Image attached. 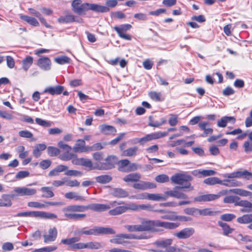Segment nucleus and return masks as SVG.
<instances>
[{
  "label": "nucleus",
  "mask_w": 252,
  "mask_h": 252,
  "mask_svg": "<svg viewBox=\"0 0 252 252\" xmlns=\"http://www.w3.org/2000/svg\"><path fill=\"white\" fill-rule=\"evenodd\" d=\"M110 194L116 198H125L128 196V192L120 188H113L110 190Z\"/></svg>",
  "instance_id": "obj_18"
},
{
  "label": "nucleus",
  "mask_w": 252,
  "mask_h": 252,
  "mask_svg": "<svg viewBox=\"0 0 252 252\" xmlns=\"http://www.w3.org/2000/svg\"><path fill=\"white\" fill-rule=\"evenodd\" d=\"M75 156V154L70 153L69 152H65L64 153L60 155V158L64 161L71 160Z\"/></svg>",
  "instance_id": "obj_51"
},
{
  "label": "nucleus",
  "mask_w": 252,
  "mask_h": 252,
  "mask_svg": "<svg viewBox=\"0 0 252 252\" xmlns=\"http://www.w3.org/2000/svg\"><path fill=\"white\" fill-rule=\"evenodd\" d=\"M103 247V246L98 242H91L86 243V248L91 249H99Z\"/></svg>",
  "instance_id": "obj_50"
},
{
  "label": "nucleus",
  "mask_w": 252,
  "mask_h": 252,
  "mask_svg": "<svg viewBox=\"0 0 252 252\" xmlns=\"http://www.w3.org/2000/svg\"><path fill=\"white\" fill-rule=\"evenodd\" d=\"M80 238L77 237H74L67 239H62L61 242L65 245L70 246V249H72V246L75 243L80 240Z\"/></svg>",
  "instance_id": "obj_37"
},
{
  "label": "nucleus",
  "mask_w": 252,
  "mask_h": 252,
  "mask_svg": "<svg viewBox=\"0 0 252 252\" xmlns=\"http://www.w3.org/2000/svg\"><path fill=\"white\" fill-rule=\"evenodd\" d=\"M170 180L174 184L180 186H175L173 190L165 191L164 193V196H166V199L168 197L178 199H187L188 196L179 190L187 189L188 191H192L194 189V187L190 183L192 181L193 178L189 174L185 173H176L171 176Z\"/></svg>",
  "instance_id": "obj_1"
},
{
  "label": "nucleus",
  "mask_w": 252,
  "mask_h": 252,
  "mask_svg": "<svg viewBox=\"0 0 252 252\" xmlns=\"http://www.w3.org/2000/svg\"><path fill=\"white\" fill-rule=\"evenodd\" d=\"M131 27L132 26L131 25L126 24L121 25L119 27L115 26L113 29L117 32L118 34L121 38L127 40H131V36L128 34H125V32L130 30Z\"/></svg>",
  "instance_id": "obj_10"
},
{
  "label": "nucleus",
  "mask_w": 252,
  "mask_h": 252,
  "mask_svg": "<svg viewBox=\"0 0 252 252\" xmlns=\"http://www.w3.org/2000/svg\"><path fill=\"white\" fill-rule=\"evenodd\" d=\"M19 135L20 137L27 138H31L33 136L32 133L27 130L20 131Z\"/></svg>",
  "instance_id": "obj_62"
},
{
  "label": "nucleus",
  "mask_w": 252,
  "mask_h": 252,
  "mask_svg": "<svg viewBox=\"0 0 252 252\" xmlns=\"http://www.w3.org/2000/svg\"><path fill=\"white\" fill-rule=\"evenodd\" d=\"M35 121L38 125L45 127H50L52 126V122L44 120L41 118H36Z\"/></svg>",
  "instance_id": "obj_49"
},
{
  "label": "nucleus",
  "mask_w": 252,
  "mask_h": 252,
  "mask_svg": "<svg viewBox=\"0 0 252 252\" xmlns=\"http://www.w3.org/2000/svg\"><path fill=\"white\" fill-rule=\"evenodd\" d=\"M241 178L246 180H252V172L247 170L242 171Z\"/></svg>",
  "instance_id": "obj_57"
},
{
  "label": "nucleus",
  "mask_w": 252,
  "mask_h": 252,
  "mask_svg": "<svg viewBox=\"0 0 252 252\" xmlns=\"http://www.w3.org/2000/svg\"><path fill=\"white\" fill-rule=\"evenodd\" d=\"M55 62L60 64H64L69 63L70 58L65 56L57 57L54 59Z\"/></svg>",
  "instance_id": "obj_47"
},
{
  "label": "nucleus",
  "mask_w": 252,
  "mask_h": 252,
  "mask_svg": "<svg viewBox=\"0 0 252 252\" xmlns=\"http://www.w3.org/2000/svg\"><path fill=\"white\" fill-rule=\"evenodd\" d=\"M15 195L11 194H3L0 198V207H10L12 205V202L10 198H13Z\"/></svg>",
  "instance_id": "obj_25"
},
{
  "label": "nucleus",
  "mask_w": 252,
  "mask_h": 252,
  "mask_svg": "<svg viewBox=\"0 0 252 252\" xmlns=\"http://www.w3.org/2000/svg\"><path fill=\"white\" fill-rule=\"evenodd\" d=\"M169 119V124L171 126H175L178 123V116L175 114H171Z\"/></svg>",
  "instance_id": "obj_61"
},
{
  "label": "nucleus",
  "mask_w": 252,
  "mask_h": 252,
  "mask_svg": "<svg viewBox=\"0 0 252 252\" xmlns=\"http://www.w3.org/2000/svg\"><path fill=\"white\" fill-rule=\"evenodd\" d=\"M149 238L150 236L145 234H141L138 235L133 234L122 233L118 234L115 238L111 239L110 242L115 244L125 245L126 243L125 239L144 240Z\"/></svg>",
  "instance_id": "obj_5"
},
{
  "label": "nucleus",
  "mask_w": 252,
  "mask_h": 252,
  "mask_svg": "<svg viewBox=\"0 0 252 252\" xmlns=\"http://www.w3.org/2000/svg\"><path fill=\"white\" fill-rule=\"evenodd\" d=\"M112 179V178L108 175H102L95 177L96 182L105 184L109 183Z\"/></svg>",
  "instance_id": "obj_35"
},
{
  "label": "nucleus",
  "mask_w": 252,
  "mask_h": 252,
  "mask_svg": "<svg viewBox=\"0 0 252 252\" xmlns=\"http://www.w3.org/2000/svg\"><path fill=\"white\" fill-rule=\"evenodd\" d=\"M64 90V87L58 85L55 87H48L44 91L45 93H49L51 95L60 94Z\"/></svg>",
  "instance_id": "obj_23"
},
{
  "label": "nucleus",
  "mask_w": 252,
  "mask_h": 252,
  "mask_svg": "<svg viewBox=\"0 0 252 252\" xmlns=\"http://www.w3.org/2000/svg\"><path fill=\"white\" fill-rule=\"evenodd\" d=\"M106 7H107L109 9V8H114L118 4L117 0H106L105 1Z\"/></svg>",
  "instance_id": "obj_63"
},
{
  "label": "nucleus",
  "mask_w": 252,
  "mask_h": 252,
  "mask_svg": "<svg viewBox=\"0 0 252 252\" xmlns=\"http://www.w3.org/2000/svg\"><path fill=\"white\" fill-rule=\"evenodd\" d=\"M37 65L42 69L47 71L51 69V62L48 57H42L39 58L37 63Z\"/></svg>",
  "instance_id": "obj_19"
},
{
  "label": "nucleus",
  "mask_w": 252,
  "mask_h": 252,
  "mask_svg": "<svg viewBox=\"0 0 252 252\" xmlns=\"http://www.w3.org/2000/svg\"><path fill=\"white\" fill-rule=\"evenodd\" d=\"M148 193L144 192L135 195H131L129 197L130 199H148Z\"/></svg>",
  "instance_id": "obj_60"
},
{
  "label": "nucleus",
  "mask_w": 252,
  "mask_h": 252,
  "mask_svg": "<svg viewBox=\"0 0 252 252\" xmlns=\"http://www.w3.org/2000/svg\"><path fill=\"white\" fill-rule=\"evenodd\" d=\"M20 18L33 26L38 27L39 26V23L37 20L33 17L22 15L20 16Z\"/></svg>",
  "instance_id": "obj_31"
},
{
  "label": "nucleus",
  "mask_w": 252,
  "mask_h": 252,
  "mask_svg": "<svg viewBox=\"0 0 252 252\" xmlns=\"http://www.w3.org/2000/svg\"><path fill=\"white\" fill-rule=\"evenodd\" d=\"M131 204H127L125 206H120L109 210V214L112 216L120 215L126 212L127 210H131Z\"/></svg>",
  "instance_id": "obj_16"
},
{
  "label": "nucleus",
  "mask_w": 252,
  "mask_h": 252,
  "mask_svg": "<svg viewBox=\"0 0 252 252\" xmlns=\"http://www.w3.org/2000/svg\"><path fill=\"white\" fill-rule=\"evenodd\" d=\"M237 221L239 223L247 224L252 222V214L244 215L242 217H238Z\"/></svg>",
  "instance_id": "obj_34"
},
{
  "label": "nucleus",
  "mask_w": 252,
  "mask_h": 252,
  "mask_svg": "<svg viewBox=\"0 0 252 252\" xmlns=\"http://www.w3.org/2000/svg\"><path fill=\"white\" fill-rule=\"evenodd\" d=\"M40 190L42 192L41 196L44 198H51L54 196V193L50 187H42Z\"/></svg>",
  "instance_id": "obj_32"
},
{
  "label": "nucleus",
  "mask_w": 252,
  "mask_h": 252,
  "mask_svg": "<svg viewBox=\"0 0 252 252\" xmlns=\"http://www.w3.org/2000/svg\"><path fill=\"white\" fill-rule=\"evenodd\" d=\"M236 122V119L232 116H224L217 123V126L220 127H224L227 123L234 124Z\"/></svg>",
  "instance_id": "obj_24"
},
{
  "label": "nucleus",
  "mask_w": 252,
  "mask_h": 252,
  "mask_svg": "<svg viewBox=\"0 0 252 252\" xmlns=\"http://www.w3.org/2000/svg\"><path fill=\"white\" fill-rule=\"evenodd\" d=\"M176 216L175 212H170L167 214L162 216L161 218L164 220L176 221Z\"/></svg>",
  "instance_id": "obj_56"
},
{
  "label": "nucleus",
  "mask_w": 252,
  "mask_h": 252,
  "mask_svg": "<svg viewBox=\"0 0 252 252\" xmlns=\"http://www.w3.org/2000/svg\"><path fill=\"white\" fill-rule=\"evenodd\" d=\"M141 179V175L138 173H130L125 176L123 180L126 183L137 182Z\"/></svg>",
  "instance_id": "obj_26"
},
{
  "label": "nucleus",
  "mask_w": 252,
  "mask_h": 252,
  "mask_svg": "<svg viewBox=\"0 0 252 252\" xmlns=\"http://www.w3.org/2000/svg\"><path fill=\"white\" fill-rule=\"evenodd\" d=\"M238 206L243 207L240 210L241 213H252V203L246 200H239L236 203Z\"/></svg>",
  "instance_id": "obj_20"
},
{
  "label": "nucleus",
  "mask_w": 252,
  "mask_h": 252,
  "mask_svg": "<svg viewBox=\"0 0 252 252\" xmlns=\"http://www.w3.org/2000/svg\"><path fill=\"white\" fill-rule=\"evenodd\" d=\"M85 206V205H72L67 206L63 209L64 216L69 220H81L86 217L85 214H77L76 212H83L79 211L77 207Z\"/></svg>",
  "instance_id": "obj_4"
},
{
  "label": "nucleus",
  "mask_w": 252,
  "mask_h": 252,
  "mask_svg": "<svg viewBox=\"0 0 252 252\" xmlns=\"http://www.w3.org/2000/svg\"><path fill=\"white\" fill-rule=\"evenodd\" d=\"M65 175L69 176H80L83 175V173L80 171L76 170H69L65 173Z\"/></svg>",
  "instance_id": "obj_58"
},
{
  "label": "nucleus",
  "mask_w": 252,
  "mask_h": 252,
  "mask_svg": "<svg viewBox=\"0 0 252 252\" xmlns=\"http://www.w3.org/2000/svg\"><path fill=\"white\" fill-rule=\"evenodd\" d=\"M37 218L54 220L57 218V216L52 213L38 211Z\"/></svg>",
  "instance_id": "obj_28"
},
{
  "label": "nucleus",
  "mask_w": 252,
  "mask_h": 252,
  "mask_svg": "<svg viewBox=\"0 0 252 252\" xmlns=\"http://www.w3.org/2000/svg\"><path fill=\"white\" fill-rule=\"evenodd\" d=\"M123 201L117 202L115 201H112L110 203V205L94 203L85 206L77 207L79 211H86L88 209L92 210L96 212H102L109 209L111 207H114L117 205H121L124 204Z\"/></svg>",
  "instance_id": "obj_6"
},
{
  "label": "nucleus",
  "mask_w": 252,
  "mask_h": 252,
  "mask_svg": "<svg viewBox=\"0 0 252 252\" xmlns=\"http://www.w3.org/2000/svg\"><path fill=\"white\" fill-rule=\"evenodd\" d=\"M173 241V239L171 238L161 239L156 240L154 244L157 247L168 249Z\"/></svg>",
  "instance_id": "obj_22"
},
{
  "label": "nucleus",
  "mask_w": 252,
  "mask_h": 252,
  "mask_svg": "<svg viewBox=\"0 0 252 252\" xmlns=\"http://www.w3.org/2000/svg\"><path fill=\"white\" fill-rule=\"evenodd\" d=\"M155 180L158 183H164L169 182V178L167 175L163 174L157 176Z\"/></svg>",
  "instance_id": "obj_48"
},
{
  "label": "nucleus",
  "mask_w": 252,
  "mask_h": 252,
  "mask_svg": "<svg viewBox=\"0 0 252 252\" xmlns=\"http://www.w3.org/2000/svg\"><path fill=\"white\" fill-rule=\"evenodd\" d=\"M148 199L153 201L166 200V196L158 193H148Z\"/></svg>",
  "instance_id": "obj_40"
},
{
  "label": "nucleus",
  "mask_w": 252,
  "mask_h": 252,
  "mask_svg": "<svg viewBox=\"0 0 252 252\" xmlns=\"http://www.w3.org/2000/svg\"><path fill=\"white\" fill-rule=\"evenodd\" d=\"M47 152L50 156L54 157L60 154V150L57 148L50 146L47 149Z\"/></svg>",
  "instance_id": "obj_55"
},
{
  "label": "nucleus",
  "mask_w": 252,
  "mask_h": 252,
  "mask_svg": "<svg viewBox=\"0 0 252 252\" xmlns=\"http://www.w3.org/2000/svg\"><path fill=\"white\" fill-rule=\"evenodd\" d=\"M72 163L74 165H82L89 168V170L95 169V167L93 165L92 161L90 159L85 158H77V155L73 158Z\"/></svg>",
  "instance_id": "obj_11"
},
{
  "label": "nucleus",
  "mask_w": 252,
  "mask_h": 252,
  "mask_svg": "<svg viewBox=\"0 0 252 252\" xmlns=\"http://www.w3.org/2000/svg\"><path fill=\"white\" fill-rule=\"evenodd\" d=\"M138 151V147L134 146L130 147L123 152L122 156L126 157L134 156L136 155Z\"/></svg>",
  "instance_id": "obj_38"
},
{
  "label": "nucleus",
  "mask_w": 252,
  "mask_h": 252,
  "mask_svg": "<svg viewBox=\"0 0 252 252\" xmlns=\"http://www.w3.org/2000/svg\"><path fill=\"white\" fill-rule=\"evenodd\" d=\"M58 21L60 23H68L73 22L81 23L82 22V19L77 17L76 16L70 13H67L64 16H60L58 18Z\"/></svg>",
  "instance_id": "obj_14"
},
{
  "label": "nucleus",
  "mask_w": 252,
  "mask_h": 252,
  "mask_svg": "<svg viewBox=\"0 0 252 252\" xmlns=\"http://www.w3.org/2000/svg\"><path fill=\"white\" fill-rule=\"evenodd\" d=\"M198 213L201 216H215L217 214V212L213 211L211 208H205L203 209H198Z\"/></svg>",
  "instance_id": "obj_43"
},
{
  "label": "nucleus",
  "mask_w": 252,
  "mask_h": 252,
  "mask_svg": "<svg viewBox=\"0 0 252 252\" xmlns=\"http://www.w3.org/2000/svg\"><path fill=\"white\" fill-rule=\"evenodd\" d=\"M116 157L114 156H109L105 159V162H101L95 167V169L107 170L115 167Z\"/></svg>",
  "instance_id": "obj_9"
},
{
  "label": "nucleus",
  "mask_w": 252,
  "mask_h": 252,
  "mask_svg": "<svg viewBox=\"0 0 252 252\" xmlns=\"http://www.w3.org/2000/svg\"><path fill=\"white\" fill-rule=\"evenodd\" d=\"M99 128L100 131L104 134H114L116 132V128L113 126L101 125Z\"/></svg>",
  "instance_id": "obj_27"
},
{
  "label": "nucleus",
  "mask_w": 252,
  "mask_h": 252,
  "mask_svg": "<svg viewBox=\"0 0 252 252\" xmlns=\"http://www.w3.org/2000/svg\"><path fill=\"white\" fill-rule=\"evenodd\" d=\"M93 235H98L101 234H114L115 231L110 227H94L93 228Z\"/></svg>",
  "instance_id": "obj_17"
},
{
  "label": "nucleus",
  "mask_w": 252,
  "mask_h": 252,
  "mask_svg": "<svg viewBox=\"0 0 252 252\" xmlns=\"http://www.w3.org/2000/svg\"><path fill=\"white\" fill-rule=\"evenodd\" d=\"M151 137V140L157 139L164 136H166L168 134L167 132H158L149 134Z\"/></svg>",
  "instance_id": "obj_53"
},
{
  "label": "nucleus",
  "mask_w": 252,
  "mask_h": 252,
  "mask_svg": "<svg viewBox=\"0 0 252 252\" xmlns=\"http://www.w3.org/2000/svg\"><path fill=\"white\" fill-rule=\"evenodd\" d=\"M242 171H236L230 173H225L223 174V177L228 179H235L241 178Z\"/></svg>",
  "instance_id": "obj_44"
},
{
  "label": "nucleus",
  "mask_w": 252,
  "mask_h": 252,
  "mask_svg": "<svg viewBox=\"0 0 252 252\" xmlns=\"http://www.w3.org/2000/svg\"><path fill=\"white\" fill-rule=\"evenodd\" d=\"M236 218V216L233 214H224L220 216L221 220L226 221H229Z\"/></svg>",
  "instance_id": "obj_59"
},
{
  "label": "nucleus",
  "mask_w": 252,
  "mask_h": 252,
  "mask_svg": "<svg viewBox=\"0 0 252 252\" xmlns=\"http://www.w3.org/2000/svg\"><path fill=\"white\" fill-rule=\"evenodd\" d=\"M149 96L151 99L156 101H161L163 100V99L161 98V94L160 93L150 92L149 93Z\"/></svg>",
  "instance_id": "obj_46"
},
{
  "label": "nucleus",
  "mask_w": 252,
  "mask_h": 252,
  "mask_svg": "<svg viewBox=\"0 0 252 252\" xmlns=\"http://www.w3.org/2000/svg\"><path fill=\"white\" fill-rule=\"evenodd\" d=\"M168 249L169 252H186L185 250L179 248L177 246L169 247Z\"/></svg>",
  "instance_id": "obj_64"
},
{
  "label": "nucleus",
  "mask_w": 252,
  "mask_h": 252,
  "mask_svg": "<svg viewBox=\"0 0 252 252\" xmlns=\"http://www.w3.org/2000/svg\"><path fill=\"white\" fill-rule=\"evenodd\" d=\"M118 170L122 172L128 173L136 170L138 165L135 163H130L128 159H121L117 163Z\"/></svg>",
  "instance_id": "obj_7"
},
{
  "label": "nucleus",
  "mask_w": 252,
  "mask_h": 252,
  "mask_svg": "<svg viewBox=\"0 0 252 252\" xmlns=\"http://www.w3.org/2000/svg\"><path fill=\"white\" fill-rule=\"evenodd\" d=\"M38 211L20 212L17 214L16 216L19 217H32L37 218Z\"/></svg>",
  "instance_id": "obj_42"
},
{
  "label": "nucleus",
  "mask_w": 252,
  "mask_h": 252,
  "mask_svg": "<svg viewBox=\"0 0 252 252\" xmlns=\"http://www.w3.org/2000/svg\"><path fill=\"white\" fill-rule=\"evenodd\" d=\"M131 207L132 211L144 210L151 211L153 210V207L151 205L142 204L138 205L134 203H131Z\"/></svg>",
  "instance_id": "obj_30"
},
{
  "label": "nucleus",
  "mask_w": 252,
  "mask_h": 252,
  "mask_svg": "<svg viewBox=\"0 0 252 252\" xmlns=\"http://www.w3.org/2000/svg\"><path fill=\"white\" fill-rule=\"evenodd\" d=\"M218 224L219 226L222 227L224 235L227 236L232 232L233 229L230 228L229 225L227 223L221 221H219Z\"/></svg>",
  "instance_id": "obj_39"
},
{
  "label": "nucleus",
  "mask_w": 252,
  "mask_h": 252,
  "mask_svg": "<svg viewBox=\"0 0 252 252\" xmlns=\"http://www.w3.org/2000/svg\"><path fill=\"white\" fill-rule=\"evenodd\" d=\"M13 191L16 193L14 194L15 196H32L36 193V189L25 187H15L14 188Z\"/></svg>",
  "instance_id": "obj_12"
},
{
  "label": "nucleus",
  "mask_w": 252,
  "mask_h": 252,
  "mask_svg": "<svg viewBox=\"0 0 252 252\" xmlns=\"http://www.w3.org/2000/svg\"><path fill=\"white\" fill-rule=\"evenodd\" d=\"M64 196L66 198L69 199H74L83 201L85 200V197L80 195L78 193L76 192H68L65 194Z\"/></svg>",
  "instance_id": "obj_29"
},
{
  "label": "nucleus",
  "mask_w": 252,
  "mask_h": 252,
  "mask_svg": "<svg viewBox=\"0 0 252 252\" xmlns=\"http://www.w3.org/2000/svg\"><path fill=\"white\" fill-rule=\"evenodd\" d=\"M58 231L55 227L50 228L48 230V234L43 235L44 242L45 243L54 241L57 237Z\"/></svg>",
  "instance_id": "obj_21"
},
{
  "label": "nucleus",
  "mask_w": 252,
  "mask_h": 252,
  "mask_svg": "<svg viewBox=\"0 0 252 252\" xmlns=\"http://www.w3.org/2000/svg\"><path fill=\"white\" fill-rule=\"evenodd\" d=\"M33 63V58L31 56L26 57L22 61V67L25 71H27Z\"/></svg>",
  "instance_id": "obj_36"
},
{
  "label": "nucleus",
  "mask_w": 252,
  "mask_h": 252,
  "mask_svg": "<svg viewBox=\"0 0 252 252\" xmlns=\"http://www.w3.org/2000/svg\"><path fill=\"white\" fill-rule=\"evenodd\" d=\"M138 183H136L133 184L132 187L135 189L140 190H146L148 189H151L156 188L157 186L154 183L149 182H145L143 181H139Z\"/></svg>",
  "instance_id": "obj_15"
},
{
  "label": "nucleus",
  "mask_w": 252,
  "mask_h": 252,
  "mask_svg": "<svg viewBox=\"0 0 252 252\" xmlns=\"http://www.w3.org/2000/svg\"><path fill=\"white\" fill-rule=\"evenodd\" d=\"M240 199V197L237 196L229 195L224 198L223 202L225 203H234V205L237 206L236 203L238 202Z\"/></svg>",
  "instance_id": "obj_41"
},
{
  "label": "nucleus",
  "mask_w": 252,
  "mask_h": 252,
  "mask_svg": "<svg viewBox=\"0 0 252 252\" xmlns=\"http://www.w3.org/2000/svg\"><path fill=\"white\" fill-rule=\"evenodd\" d=\"M85 146V142L83 139H79L75 144L73 150L74 152L77 153H83L84 148Z\"/></svg>",
  "instance_id": "obj_33"
},
{
  "label": "nucleus",
  "mask_w": 252,
  "mask_h": 252,
  "mask_svg": "<svg viewBox=\"0 0 252 252\" xmlns=\"http://www.w3.org/2000/svg\"><path fill=\"white\" fill-rule=\"evenodd\" d=\"M72 9L73 12L79 15H85L86 12L92 10L95 12H107L109 9L103 5L95 3H82L81 0H73L71 3Z\"/></svg>",
  "instance_id": "obj_3"
},
{
  "label": "nucleus",
  "mask_w": 252,
  "mask_h": 252,
  "mask_svg": "<svg viewBox=\"0 0 252 252\" xmlns=\"http://www.w3.org/2000/svg\"><path fill=\"white\" fill-rule=\"evenodd\" d=\"M195 232L192 227H187L183 229L178 232L174 234V235L179 239H186L191 237Z\"/></svg>",
  "instance_id": "obj_13"
},
{
  "label": "nucleus",
  "mask_w": 252,
  "mask_h": 252,
  "mask_svg": "<svg viewBox=\"0 0 252 252\" xmlns=\"http://www.w3.org/2000/svg\"><path fill=\"white\" fill-rule=\"evenodd\" d=\"M220 179L218 177H210L205 179L203 181V183L208 185H214L216 184H219Z\"/></svg>",
  "instance_id": "obj_45"
},
{
  "label": "nucleus",
  "mask_w": 252,
  "mask_h": 252,
  "mask_svg": "<svg viewBox=\"0 0 252 252\" xmlns=\"http://www.w3.org/2000/svg\"><path fill=\"white\" fill-rule=\"evenodd\" d=\"M228 191L226 189L221 190L218 194H207L200 195L194 197V201L195 202H208L214 201L219 198L222 195H226Z\"/></svg>",
  "instance_id": "obj_8"
},
{
  "label": "nucleus",
  "mask_w": 252,
  "mask_h": 252,
  "mask_svg": "<svg viewBox=\"0 0 252 252\" xmlns=\"http://www.w3.org/2000/svg\"><path fill=\"white\" fill-rule=\"evenodd\" d=\"M124 227L128 232H140L139 224L125 225Z\"/></svg>",
  "instance_id": "obj_52"
},
{
  "label": "nucleus",
  "mask_w": 252,
  "mask_h": 252,
  "mask_svg": "<svg viewBox=\"0 0 252 252\" xmlns=\"http://www.w3.org/2000/svg\"><path fill=\"white\" fill-rule=\"evenodd\" d=\"M28 206L30 207L35 208H44L46 207L45 204L41 203L36 201H31L28 203Z\"/></svg>",
  "instance_id": "obj_54"
},
{
  "label": "nucleus",
  "mask_w": 252,
  "mask_h": 252,
  "mask_svg": "<svg viewBox=\"0 0 252 252\" xmlns=\"http://www.w3.org/2000/svg\"><path fill=\"white\" fill-rule=\"evenodd\" d=\"M139 224L140 232H158L162 231L159 227L174 229L177 228L179 223L162 221L159 220H151L146 218H140Z\"/></svg>",
  "instance_id": "obj_2"
}]
</instances>
